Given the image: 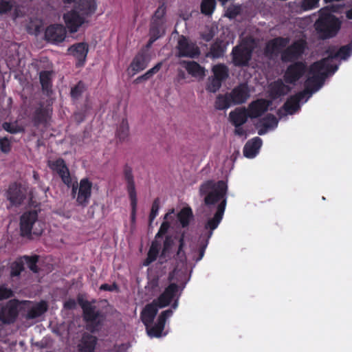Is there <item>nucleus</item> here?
I'll list each match as a JSON object with an SVG mask.
<instances>
[{"label": "nucleus", "mask_w": 352, "mask_h": 352, "mask_svg": "<svg viewBox=\"0 0 352 352\" xmlns=\"http://www.w3.org/2000/svg\"><path fill=\"white\" fill-rule=\"evenodd\" d=\"M324 54L327 55V57L322 58L325 59L324 64L333 69L336 67L338 69V65L333 64L332 61L337 58L346 60L351 56L352 54V41L347 45L340 47L338 50H337L336 46L331 45L325 50Z\"/></svg>", "instance_id": "8"}, {"label": "nucleus", "mask_w": 352, "mask_h": 352, "mask_svg": "<svg viewBox=\"0 0 352 352\" xmlns=\"http://www.w3.org/2000/svg\"><path fill=\"white\" fill-rule=\"evenodd\" d=\"M262 146V140L258 137H255L248 140L243 147V155L248 158H253L258 153Z\"/></svg>", "instance_id": "32"}, {"label": "nucleus", "mask_w": 352, "mask_h": 352, "mask_svg": "<svg viewBox=\"0 0 352 352\" xmlns=\"http://www.w3.org/2000/svg\"><path fill=\"white\" fill-rule=\"evenodd\" d=\"M85 84L80 80L75 86L71 88L70 96L73 101L78 100L86 91Z\"/></svg>", "instance_id": "43"}, {"label": "nucleus", "mask_w": 352, "mask_h": 352, "mask_svg": "<svg viewBox=\"0 0 352 352\" xmlns=\"http://www.w3.org/2000/svg\"><path fill=\"white\" fill-rule=\"evenodd\" d=\"M12 148L10 141L7 137L0 138V150L3 153H8Z\"/></svg>", "instance_id": "57"}, {"label": "nucleus", "mask_w": 352, "mask_h": 352, "mask_svg": "<svg viewBox=\"0 0 352 352\" xmlns=\"http://www.w3.org/2000/svg\"><path fill=\"white\" fill-rule=\"evenodd\" d=\"M92 183L87 178L80 180L76 201L79 206L85 207L89 202L91 195Z\"/></svg>", "instance_id": "21"}, {"label": "nucleus", "mask_w": 352, "mask_h": 352, "mask_svg": "<svg viewBox=\"0 0 352 352\" xmlns=\"http://www.w3.org/2000/svg\"><path fill=\"white\" fill-rule=\"evenodd\" d=\"M52 112V109L50 106L45 107L43 102H40L38 107L33 113L32 120L35 126L45 124L50 118Z\"/></svg>", "instance_id": "25"}, {"label": "nucleus", "mask_w": 352, "mask_h": 352, "mask_svg": "<svg viewBox=\"0 0 352 352\" xmlns=\"http://www.w3.org/2000/svg\"><path fill=\"white\" fill-rule=\"evenodd\" d=\"M338 18L331 13L321 14L315 23V28L322 39L334 37L340 29Z\"/></svg>", "instance_id": "3"}, {"label": "nucleus", "mask_w": 352, "mask_h": 352, "mask_svg": "<svg viewBox=\"0 0 352 352\" xmlns=\"http://www.w3.org/2000/svg\"><path fill=\"white\" fill-rule=\"evenodd\" d=\"M173 311L171 309L163 311L158 316L157 322L151 327H146L148 335L150 337L160 338L164 329L166 320L172 316Z\"/></svg>", "instance_id": "16"}, {"label": "nucleus", "mask_w": 352, "mask_h": 352, "mask_svg": "<svg viewBox=\"0 0 352 352\" xmlns=\"http://www.w3.org/2000/svg\"><path fill=\"white\" fill-rule=\"evenodd\" d=\"M63 18L70 33L77 32L80 27L89 22V19H85L84 16L74 8L65 13Z\"/></svg>", "instance_id": "13"}, {"label": "nucleus", "mask_w": 352, "mask_h": 352, "mask_svg": "<svg viewBox=\"0 0 352 352\" xmlns=\"http://www.w3.org/2000/svg\"><path fill=\"white\" fill-rule=\"evenodd\" d=\"M162 67V62L157 63L153 67L146 72V76L151 78L154 74H157Z\"/></svg>", "instance_id": "61"}, {"label": "nucleus", "mask_w": 352, "mask_h": 352, "mask_svg": "<svg viewBox=\"0 0 352 352\" xmlns=\"http://www.w3.org/2000/svg\"><path fill=\"white\" fill-rule=\"evenodd\" d=\"M159 253H160V251L158 250H155L153 248H149L148 253H147V256H146V259L144 260L143 265L144 266H148L151 263H152L153 262L156 261V259L159 255Z\"/></svg>", "instance_id": "54"}, {"label": "nucleus", "mask_w": 352, "mask_h": 352, "mask_svg": "<svg viewBox=\"0 0 352 352\" xmlns=\"http://www.w3.org/2000/svg\"><path fill=\"white\" fill-rule=\"evenodd\" d=\"M160 307L153 300L147 304L140 313V318L146 327H150L158 312Z\"/></svg>", "instance_id": "26"}, {"label": "nucleus", "mask_w": 352, "mask_h": 352, "mask_svg": "<svg viewBox=\"0 0 352 352\" xmlns=\"http://www.w3.org/2000/svg\"><path fill=\"white\" fill-rule=\"evenodd\" d=\"M48 166L53 171L57 173L61 178L62 182L69 187L72 184V179L68 167L65 160L62 158H58L54 161H49Z\"/></svg>", "instance_id": "14"}, {"label": "nucleus", "mask_w": 352, "mask_h": 352, "mask_svg": "<svg viewBox=\"0 0 352 352\" xmlns=\"http://www.w3.org/2000/svg\"><path fill=\"white\" fill-rule=\"evenodd\" d=\"M25 267L21 257L16 261L12 262L10 265V276L16 277L20 276L21 273L24 270Z\"/></svg>", "instance_id": "47"}, {"label": "nucleus", "mask_w": 352, "mask_h": 352, "mask_svg": "<svg viewBox=\"0 0 352 352\" xmlns=\"http://www.w3.org/2000/svg\"><path fill=\"white\" fill-rule=\"evenodd\" d=\"M252 49L245 44L238 45L232 48V62L235 67H247L252 57Z\"/></svg>", "instance_id": "10"}, {"label": "nucleus", "mask_w": 352, "mask_h": 352, "mask_svg": "<svg viewBox=\"0 0 352 352\" xmlns=\"http://www.w3.org/2000/svg\"><path fill=\"white\" fill-rule=\"evenodd\" d=\"M177 49L179 57L195 58L200 54L199 47L184 36L178 41Z\"/></svg>", "instance_id": "15"}, {"label": "nucleus", "mask_w": 352, "mask_h": 352, "mask_svg": "<svg viewBox=\"0 0 352 352\" xmlns=\"http://www.w3.org/2000/svg\"><path fill=\"white\" fill-rule=\"evenodd\" d=\"M208 241H209V239H206L205 242L201 243V244L200 245V246L199 248V250H198L199 255L195 258V261L196 262H198V261H201L202 259V258L204 257L207 245L208 244Z\"/></svg>", "instance_id": "60"}, {"label": "nucleus", "mask_w": 352, "mask_h": 352, "mask_svg": "<svg viewBox=\"0 0 352 352\" xmlns=\"http://www.w3.org/2000/svg\"><path fill=\"white\" fill-rule=\"evenodd\" d=\"M232 104L228 94H219L214 102V107L217 110H225L228 109Z\"/></svg>", "instance_id": "39"}, {"label": "nucleus", "mask_w": 352, "mask_h": 352, "mask_svg": "<svg viewBox=\"0 0 352 352\" xmlns=\"http://www.w3.org/2000/svg\"><path fill=\"white\" fill-rule=\"evenodd\" d=\"M21 260L23 262V265L25 263L28 265V267L34 273H37L38 272V267L37 266V263L39 259V256L38 255L33 256H23L21 257Z\"/></svg>", "instance_id": "42"}, {"label": "nucleus", "mask_w": 352, "mask_h": 352, "mask_svg": "<svg viewBox=\"0 0 352 352\" xmlns=\"http://www.w3.org/2000/svg\"><path fill=\"white\" fill-rule=\"evenodd\" d=\"M13 5L10 1H2L0 2V14H6L12 9Z\"/></svg>", "instance_id": "59"}, {"label": "nucleus", "mask_w": 352, "mask_h": 352, "mask_svg": "<svg viewBox=\"0 0 352 352\" xmlns=\"http://www.w3.org/2000/svg\"><path fill=\"white\" fill-rule=\"evenodd\" d=\"M150 56L146 50H140L132 60L129 68L137 74L145 69L150 62Z\"/></svg>", "instance_id": "22"}, {"label": "nucleus", "mask_w": 352, "mask_h": 352, "mask_svg": "<svg viewBox=\"0 0 352 352\" xmlns=\"http://www.w3.org/2000/svg\"><path fill=\"white\" fill-rule=\"evenodd\" d=\"M123 177L126 183V190L131 200L132 216L133 217L137 206V194L133 174V168L129 164H125L123 166Z\"/></svg>", "instance_id": "12"}, {"label": "nucleus", "mask_w": 352, "mask_h": 352, "mask_svg": "<svg viewBox=\"0 0 352 352\" xmlns=\"http://www.w3.org/2000/svg\"><path fill=\"white\" fill-rule=\"evenodd\" d=\"M216 0H202L200 6L201 12L206 16H211L216 8Z\"/></svg>", "instance_id": "44"}, {"label": "nucleus", "mask_w": 352, "mask_h": 352, "mask_svg": "<svg viewBox=\"0 0 352 352\" xmlns=\"http://www.w3.org/2000/svg\"><path fill=\"white\" fill-rule=\"evenodd\" d=\"M69 50L77 59L76 65L77 67L82 66L85 64L88 53V45L86 43H78L70 47Z\"/></svg>", "instance_id": "27"}, {"label": "nucleus", "mask_w": 352, "mask_h": 352, "mask_svg": "<svg viewBox=\"0 0 352 352\" xmlns=\"http://www.w3.org/2000/svg\"><path fill=\"white\" fill-rule=\"evenodd\" d=\"M222 81L212 77V79H209V82L206 86V90L211 93L217 92L221 87Z\"/></svg>", "instance_id": "51"}, {"label": "nucleus", "mask_w": 352, "mask_h": 352, "mask_svg": "<svg viewBox=\"0 0 352 352\" xmlns=\"http://www.w3.org/2000/svg\"><path fill=\"white\" fill-rule=\"evenodd\" d=\"M290 88L281 79H278L270 85L271 95L274 98L287 94Z\"/></svg>", "instance_id": "34"}, {"label": "nucleus", "mask_w": 352, "mask_h": 352, "mask_svg": "<svg viewBox=\"0 0 352 352\" xmlns=\"http://www.w3.org/2000/svg\"><path fill=\"white\" fill-rule=\"evenodd\" d=\"M212 72L213 73V77L221 80L222 82L226 80L229 76V69L223 63H219L214 65L212 68Z\"/></svg>", "instance_id": "37"}, {"label": "nucleus", "mask_w": 352, "mask_h": 352, "mask_svg": "<svg viewBox=\"0 0 352 352\" xmlns=\"http://www.w3.org/2000/svg\"><path fill=\"white\" fill-rule=\"evenodd\" d=\"M38 221L36 210L25 212L20 217V231L22 236H30L32 233L39 236L42 234L43 228Z\"/></svg>", "instance_id": "4"}, {"label": "nucleus", "mask_w": 352, "mask_h": 352, "mask_svg": "<svg viewBox=\"0 0 352 352\" xmlns=\"http://www.w3.org/2000/svg\"><path fill=\"white\" fill-rule=\"evenodd\" d=\"M307 48V43L306 40L300 38L294 41L289 45L281 52V60L283 63H294L299 61L306 49Z\"/></svg>", "instance_id": "6"}, {"label": "nucleus", "mask_w": 352, "mask_h": 352, "mask_svg": "<svg viewBox=\"0 0 352 352\" xmlns=\"http://www.w3.org/2000/svg\"><path fill=\"white\" fill-rule=\"evenodd\" d=\"M100 289L102 291L113 292L118 290V286L116 283H113L112 285L104 283L100 285Z\"/></svg>", "instance_id": "62"}, {"label": "nucleus", "mask_w": 352, "mask_h": 352, "mask_svg": "<svg viewBox=\"0 0 352 352\" xmlns=\"http://www.w3.org/2000/svg\"><path fill=\"white\" fill-rule=\"evenodd\" d=\"M307 71V65L305 61H296L287 66L283 79L286 83L295 85L304 76Z\"/></svg>", "instance_id": "11"}, {"label": "nucleus", "mask_w": 352, "mask_h": 352, "mask_svg": "<svg viewBox=\"0 0 352 352\" xmlns=\"http://www.w3.org/2000/svg\"><path fill=\"white\" fill-rule=\"evenodd\" d=\"M129 128L126 119H122L116 132V135L120 141H124L129 135Z\"/></svg>", "instance_id": "46"}, {"label": "nucleus", "mask_w": 352, "mask_h": 352, "mask_svg": "<svg viewBox=\"0 0 352 352\" xmlns=\"http://www.w3.org/2000/svg\"><path fill=\"white\" fill-rule=\"evenodd\" d=\"M185 235L186 232L184 231L182 232L180 236H179L178 242V248L176 252V257L181 262H186L187 260V256L186 252L184 250L185 247Z\"/></svg>", "instance_id": "41"}, {"label": "nucleus", "mask_w": 352, "mask_h": 352, "mask_svg": "<svg viewBox=\"0 0 352 352\" xmlns=\"http://www.w3.org/2000/svg\"><path fill=\"white\" fill-rule=\"evenodd\" d=\"M97 341L96 336L88 333H83L78 344V352H94Z\"/></svg>", "instance_id": "29"}, {"label": "nucleus", "mask_w": 352, "mask_h": 352, "mask_svg": "<svg viewBox=\"0 0 352 352\" xmlns=\"http://www.w3.org/2000/svg\"><path fill=\"white\" fill-rule=\"evenodd\" d=\"M28 187L23 184L14 182L9 185L6 198L11 206H20L26 199Z\"/></svg>", "instance_id": "9"}, {"label": "nucleus", "mask_w": 352, "mask_h": 352, "mask_svg": "<svg viewBox=\"0 0 352 352\" xmlns=\"http://www.w3.org/2000/svg\"><path fill=\"white\" fill-rule=\"evenodd\" d=\"M14 296V292L6 285H0V301L10 298Z\"/></svg>", "instance_id": "56"}, {"label": "nucleus", "mask_w": 352, "mask_h": 352, "mask_svg": "<svg viewBox=\"0 0 352 352\" xmlns=\"http://www.w3.org/2000/svg\"><path fill=\"white\" fill-rule=\"evenodd\" d=\"M248 118L249 113L245 108H236L229 114L230 120L235 127L241 126Z\"/></svg>", "instance_id": "30"}, {"label": "nucleus", "mask_w": 352, "mask_h": 352, "mask_svg": "<svg viewBox=\"0 0 352 352\" xmlns=\"http://www.w3.org/2000/svg\"><path fill=\"white\" fill-rule=\"evenodd\" d=\"M165 22L151 21L149 35L160 38L164 33V24Z\"/></svg>", "instance_id": "45"}, {"label": "nucleus", "mask_w": 352, "mask_h": 352, "mask_svg": "<svg viewBox=\"0 0 352 352\" xmlns=\"http://www.w3.org/2000/svg\"><path fill=\"white\" fill-rule=\"evenodd\" d=\"M159 38H157V36H154L153 35H150V38H149V40L148 41V43H146V49L147 51L148 50V48H150L151 47V45H153V43L157 41Z\"/></svg>", "instance_id": "63"}, {"label": "nucleus", "mask_w": 352, "mask_h": 352, "mask_svg": "<svg viewBox=\"0 0 352 352\" xmlns=\"http://www.w3.org/2000/svg\"><path fill=\"white\" fill-rule=\"evenodd\" d=\"M66 36L65 28L61 24H53L48 26L45 32V38L53 43L63 42Z\"/></svg>", "instance_id": "19"}, {"label": "nucleus", "mask_w": 352, "mask_h": 352, "mask_svg": "<svg viewBox=\"0 0 352 352\" xmlns=\"http://www.w3.org/2000/svg\"><path fill=\"white\" fill-rule=\"evenodd\" d=\"M170 228V223L168 221H163L160 226V228L155 234V239H160L164 234H166Z\"/></svg>", "instance_id": "58"}, {"label": "nucleus", "mask_w": 352, "mask_h": 352, "mask_svg": "<svg viewBox=\"0 0 352 352\" xmlns=\"http://www.w3.org/2000/svg\"><path fill=\"white\" fill-rule=\"evenodd\" d=\"M320 0H302L300 7L303 11H308L318 7Z\"/></svg>", "instance_id": "55"}, {"label": "nucleus", "mask_w": 352, "mask_h": 352, "mask_svg": "<svg viewBox=\"0 0 352 352\" xmlns=\"http://www.w3.org/2000/svg\"><path fill=\"white\" fill-rule=\"evenodd\" d=\"M233 104L245 103L250 97V89L245 82L240 83L228 94Z\"/></svg>", "instance_id": "20"}, {"label": "nucleus", "mask_w": 352, "mask_h": 352, "mask_svg": "<svg viewBox=\"0 0 352 352\" xmlns=\"http://www.w3.org/2000/svg\"><path fill=\"white\" fill-rule=\"evenodd\" d=\"M289 43L288 37L278 36L270 40L265 45L264 52L267 56L276 55L287 47Z\"/></svg>", "instance_id": "17"}, {"label": "nucleus", "mask_w": 352, "mask_h": 352, "mask_svg": "<svg viewBox=\"0 0 352 352\" xmlns=\"http://www.w3.org/2000/svg\"><path fill=\"white\" fill-rule=\"evenodd\" d=\"M270 102L265 99H257L250 103L248 112L250 118L261 116L268 109Z\"/></svg>", "instance_id": "24"}, {"label": "nucleus", "mask_w": 352, "mask_h": 352, "mask_svg": "<svg viewBox=\"0 0 352 352\" xmlns=\"http://www.w3.org/2000/svg\"><path fill=\"white\" fill-rule=\"evenodd\" d=\"M278 123V120L274 115L272 113L267 114L256 125L258 135H265L268 130L275 129L277 127Z\"/></svg>", "instance_id": "28"}, {"label": "nucleus", "mask_w": 352, "mask_h": 352, "mask_svg": "<svg viewBox=\"0 0 352 352\" xmlns=\"http://www.w3.org/2000/svg\"><path fill=\"white\" fill-rule=\"evenodd\" d=\"M305 97V95L302 91L290 96L283 104L284 110L289 114H293L300 109V102Z\"/></svg>", "instance_id": "31"}, {"label": "nucleus", "mask_w": 352, "mask_h": 352, "mask_svg": "<svg viewBox=\"0 0 352 352\" xmlns=\"http://www.w3.org/2000/svg\"><path fill=\"white\" fill-rule=\"evenodd\" d=\"M226 52V47L223 45L222 41H216L210 48L209 55L213 58L222 57Z\"/></svg>", "instance_id": "40"}, {"label": "nucleus", "mask_w": 352, "mask_h": 352, "mask_svg": "<svg viewBox=\"0 0 352 352\" xmlns=\"http://www.w3.org/2000/svg\"><path fill=\"white\" fill-rule=\"evenodd\" d=\"M47 310V305L45 301H41L32 308L27 313V318L34 319L43 315Z\"/></svg>", "instance_id": "36"}, {"label": "nucleus", "mask_w": 352, "mask_h": 352, "mask_svg": "<svg viewBox=\"0 0 352 352\" xmlns=\"http://www.w3.org/2000/svg\"><path fill=\"white\" fill-rule=\"evenodd\" d=\"M325 59H321L312 63L309 68V76L305 82V89L302 91L304 94L311 95L319 90L323 85L326 78L329 75L333 74L337 71V67L333 69L324 64Z\"/></svg>", "instance_id": "2"}, {"label": "nucleus", "mask_w": 352, "mask_h": 352, "mask_svg": "<svg viewBox=\"0 0 352 352\" xmlns=\"http://www.w3.org/2000/svg\"><path fill=\"white\" fill-rule=\"evenodd\" d=\"M227 192L228 185L223 180H207L199 186V195L204 197V201L206 206L210 207L219 203L214 216L209 218L204 225V229L207 230L208 239H210L213 231L217 228L223 219L227 205Z\"/></svg>", "instance_id": "1"}, {"label": "nucleus", "mask_w": 352, "mask_h": 352, "mask_svg": "<svg viewBox=\"0 0 352 352\" xmlns=\"http://www.w3.org/2000/svg\"><path fill=\"white\" fill-rule=\"evenodd\" d=\"M166 13V6L164 2L160 3L153 15L151 21L165 22V15Z\"/></svg>", "instance_id": "49"}, {"label": "nucleus", "mask_w": 352, "mask_h": 352, "mask_svg": "<svg viewBox=\"0 0 352 352\" xmlns=\"http://www.w3.org/2000/svg\"><path fill=\"white\" fill-rule=\"evenodd\" d=\"M174 245V239L170 235H166L163 242V247L160 256L161 258H166L168 256L172 247Z\"/></svg>", "instance_id": "48"}, {"label": "nucleus", "mask_w": 352, "mask_h": 352, "mask_svg": "<svg viewBox=\"0 0 352 352\" xmlns=\"http://www.w3.org/2000/svg\"><path fill=\"white\" fill-rule=\"evenodd\" d=\"M183 64L185 65V68L188 73L193 77H201L205 76V69L201 67L198 63L195 61H183Z\"/></svg>", "instance_id": "35"}, {"label": "nucleus", "mask_w": 352, "mask_h": 352, "mask_svg": "<svg viewBox=\"0 0 352 352\" xmlns=\"http://www.w3.org/2000/svg\"><path fill=\"white\" fill-rule=\"evenodd\" d=\"M97 7L96 0H78L74 8L76 9L85 19H89L95 14Z\"/></svg>", "instance_id": "23"}, {"label": "nucleus", "mask_w": 352, "mask_h": 352, "mask_svg": "<svg viewBox=\"0 0 352 352\" xmlns=\"http://www.w3.org/2000/svg\"><path fill=\"white\" fill-rule=\"evenodd\" d=\"M241 5H231L226 12L225 16L230 19H235L241 12Z\"/></svg>", "instance_id": "50"}, {"label": "nucleus", "mask_w": 352, "mask_h": 352, "mask_svg": "<svg viewBox=\"0 0 352 352\" xmlns=\"http://www.w3.org/2000/svg\"><path fill=\"white\" fill-rule=\"evenodd\" d=\"M192 217V211L190 207L183 208L177 214L178 221L184 228L188 226Z\"/></svg>", "instance_id": "38"}, {"label": "nucleus", "mask_w": 352, "mask_h": 352, "mask_svg": "<svg viewBox=\"0 0 352 352\" xmlns=\"http://www.w3.org/2000/svg\"><path fill=\"white\" fill-rule=\"evenodd\" d=\"M83 320L87 323V329L94 332L102 324L104 317L102 312L96 309V307L86 301L82 305Z\"/></svg>", "instance_id": "5"}, {"label": "nucleus", "mask_w": 352, "mask_h": 352, "mask_svg": "<svg viewBox=\"0 0 352 352\" xmlns=\"http://www.w3.org/2000/svg\"><path fill=\"white\" fill-rule=\"evenodd\" d=\"M178 291V285L174 283H170L165 288L164 291L157 297V298L153 300L157 303L160 308L166 307L174 300Z\"/></svg>", "instance_id": "18"}, {"label": "nucleus", "mask_w": 352, "mask_h": 352, "mask_svg": "<svg viewBox=\"0 0 352 352\" xmlns=\"http://www.w3.org/2000/svg\"><path fill=\"white\" fill-rule=\"evenodd\" d=\"M76 302L74 300H69L68 301H66L64 304V307L69 309L74 308Z\"/></svg>", "instance_id": "64"}, {"label": "nucleus", "mask_w": 352, "mask_h": 352, "mask_svg": "<svg viewBox=\"0 0 352 352\" xmlns=\"http://www.w3.org/2000/svg\"><path fill=\"white\" fill-rule=\"evenodd\" d=\"M52 71H41L39 73V80L41 85L43 94L47 96H50L52 93Z\"/></svg>", "instance_id": "33"}, {"label": "nucleus", "mask_w": 352, "mask_h": 352, "mask_svg": "<svg viewBox=\"0 0 352 352\" xmlns=\"http://www.w3.org/2000/svg\"><path fill=\"white\" fill-rule=\"evenodd\" d=\"M2 128L3 130L11 134H16L24 131L21 126L8 122H5L2 124Z\"/></svg>", "instance_id": "52"}, {"label": "nucleus", "mask_w": 352, "mask_h": 352, "mask_svg": "<svg viewBox=\"0 0 352 352\" xmlns=\"http://www.w3.org/2000/svg\"><path fill=\"white\" fill-rule=\"evenodd\" d=\"M21 303L22 302L17 299H12L0 305V327L2 324H13L16 320Z\"/></svg>", "instance_id": "7"}, {"label": "nucleus", "mask_w": 352, "mask_h": 352, "mask_svg": "<svg viewBox=\"0 0 352 352\" xmlns=\"http://www.w3.org/2000/svg\"><path fill=\"white\" fill-rule=\"evenodd\" d=\"M160 200L158 197H157L156 199H154V201L152 204L151 212H150V214L148 217V220H149L150 224L152 223V222L154 221V219L158 214V211L160 209Z\"/></svg>", "instance_id": "53"}]
</instances>
